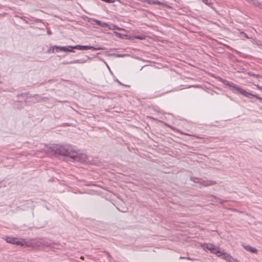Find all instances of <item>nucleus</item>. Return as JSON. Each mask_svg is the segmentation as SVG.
<instances>
[{
  "label": "nucleus",
  "instance_id": "nucleus-25",
  "mask_svg": "<svg viewBox=\"0 0 262 262\" xmlns=\"http://www.w3.org/2000/svg\"><path fill=\"white\" fill-rule=\"evenodd\" d=\"M80 258H81V259H84V257H83V256H81V257H80Z\"/></svg>",
  "mask_w": 262,
  "mask_h": 262
},
{
  "label": "nucleus",
  "instance_id": "nucleus-3",
  "mask_svg": "<svg viewBox=\"0 0 262 262\" xmlns=\"http://www.w3.org/2000/svg\"><path fill=\"white\" fill-rule=\"evenodd\" d=\"M204 248L209 250L211 253L215 254L217 256H221L223 254V250H221L218 247L211 244H206Z\"/></svg>",
  "mask_w": 262,
  "mask_h": 262
},
{
  "label": "nucleus",
  "instance_id": "nucleus-7",
  "mask_svg": "<svg viewBox=\"0 0 262 262\" xmlns=\"http://www.w3.org/2000/svg\"><path fill=\"white\" fill-rule=\"evenodd\" d=\"M51 245L52 243L50 242L46 241L45 239H39L35 243V245L37 247H49Z\"/></svg>",
  "mask_w": 262,
  "mask_h": 262
},
{
  "label": "nucleus",
  "instance_id": "nucleus-20",
  "mask_svg": "<svg viewBox=\"0 0 262 262\" xmlns=\"http://www.w3.org/2000/svg\"><path fill=\"white\" fill-rule=\"evenodd\" d=\"M116 35L117 36H118V37H121V34H120V33H117V32H116Z\"/></svg>",
  "mask_w": 262,
  "mask_h": 262
},
{
  "label": "nucleus",
  "instance_id": "nucleus-18",
  "mask_svg": "<svg viewBox=\"0 0 262 262\" xmlns=\"http://www.w3.org/2000/svg\"><path fill=\"white\" fill-rule=\"evenodd\" d=\"M254 77L256 78H262V76H260L259 75H254Z\"/></svg>",
  "mask_w": 262,
  "mask_h": 262
},
{
  "label": "nucleus",
  "instance_id": "nucleus-4",
  "mask_svg": "<svg viewBox=\"0 0 262 262\" xmlns=\"http://www.w3.org/2000/svg\"><path fill=\"white\" fill-rule=\"evenodd\" d=\"M74 52V51L72 50H70L68 48L66 47H61V46H54L50 48L48 51V53H54L55 52Z\"/></svg>",
  "mask_w": 262,
  "mask_h": 262
},
{
  "label": "nucleus",
  "instance_id": "nucleus-10",
  "mask_svg": "<svg viewBox=\"0 0 262 262\" xmlns=\"http://www.w3.org/2000/svg\"><path fill=\"white\" fill-rule=\"evenodd\" d=\"M245 249L248 251H249L253 253H256L257 252V250L253 247H251L250 246L247 245L244 247Z\"/></svg>",
  "mask_w": 262,
  "mask_h": 262
},
{
  "label": "nucleus",
  "instance_id": "nucleus-16",
  "mask_svg": "<svg viewBox=\"0 0 262 262\" xmlns=\"http://www.w3.org/2000/svg\"><path fill=\"white\" fill-rule=\"evenodd\" d=\"M134 37L135 38L139 39L141 40L144 39V36L142 35L135 36Z\"/></svg>",
  "mask_w": 262,
  "mask_h": 262
},
{
  "label": "nucleus",
  "instance_id": "nucleus-19",
  "mask_svg": "<svg viewBox=\"0 0 262 262\" xmlns=\"http://www.w3.org/2000/svg\"><path fill=\"white\" fill-rule=\"evenodd\" d=\"M195 178H191V180H192V181H193L194 182L198 183V182H197V181H198V180H195Z\"/></svg>",
  "mask_w": 262,
  "mask_h": 262
},
{
  "label": "nucleus",
  "instance_id": "nucleus-6",
  "mask_svg": "<svg viewBox=\"0 0 262 262\" xmlns=\"http://www.w3.org/2000/svg\"><path fill=\"white\" fill-rule=\"evenodd\" d=\"M195 180H198V183L204 186H208L213 185L216 184V182L212 181L209 180H204L199 178H195Z\"/></svg>",
  "mask_w": 262,
  "mask_h": 262
},
{
  "label": "nucleus",
  "instance_id": "nucleus-2",
  "mask_svg": "<svg viewBox=\"0 0 262 262\" xmlns=\"http://www.w3.org/2000/svg\"><path fill=\"white\" fill-rule=\"evenodd\" d=\"M224 84L228 86L231 90L233 92L241 94L248 98H252V97H255L256 99L261 100L262 98L258 97L257 95H253L250 93L247 92L245 90L242 89L239 86L235 84L233 82L225 81Z\"/></svg>",
  "mask_w": 262,
  "mask_h": 262
},
{
  "label": "nucleus",
  "instance_id": "nucleus-11",
  "mask_svg": "<svg viewBox=\"0 0 262 262\" xmlns=\"http://www.w3.org/2000/svg\"><path fill=\"white\" fill-rule=\"evenodd\" d=\"M94 22L95 23L94 24H96L103 28H106L108 27V24L107 23L102 22L98 20H94Z\"/></svg>",
  "mask_w": 262,
  "mask_h": 262
},
{
  "label": "nucleus",
  "instance_id": "nucleus-1",
  "mask_svg": "<svg viewBox=\"0 0 262 262\" xmlns=\"http://www.w3.org/2000/svg\"><path fill=\"white\" fill-rule=\"evenodd\" d=\"M54 150L56 154L70 158L72 161L83 162L84 161L85 156L78 154L72 147L69 145H63L54 147Z\"/></svg>",
  "mask_w": 262,
  "mask_h": 262
},
{
  "label": "nucleus",
  "instance_id": "nucleus-15",
  "mask_svg": "<svg viewBox=\"0 0 262 262\" xmlns=\"http://www.w3.org/2000/svg\"><path fill=\"white\" fill-rule=\"evenodd\" d=\"M147 3L148 4H154V5H160V2L157 1H154V0H147Z\"/></svg>",
  "mask_w": 262,
  "mask_h": 262
},
{
  "label": "nucleus",
  "instance_id": "nucleus-9",
  "mask_svg": "<svg viewBox=\"0 0 262 262\" xmlns=\"http://www.w3.org/2000/svg\"><path fill=\"white\" fill-rule=\"evenodd\" d=\"M86 62V60L84 59H77L75 60H72L70 62H63V64H74V63H83Z\"/></svg>",
  "mask_w": 262,
  "mask_h": 262
},
{
  "label": "nucleus",
  "instance_id": "nucleus-17",
  "mask_svg": "<svg viewBox=\"0 0 262 262\" xmlns=\"http://www.w3.org/2000/svg\"><path fill=\"white\" fill-rule=\"evenodd\" d=\"M240 34H241V36H244L245 37H246L247 38H249L248 36L246 33H245L244 32H240Z\"/></svg>",
  "mask_w": 262,
  "mask_h": 262
},
{
  "label": "nucleus",
  "instance_id": "nucleus-22",
  "mask_svg": "<svg viewBox=\"0 0 262 262\" xmlns=\"http://www.w3.org/2000/svg\"><path fill=\"white\" fill-rule=\"evenodd\" d=\"M203 3H204L205 4L208 5V0H203Z\"/></svg>",
  "mask_w": 262,
  "mask_h": 262
},
{
  "label": "nucleus",
  "instance_id": "nucleus-24",
  "mask_svg": "<svg viewBox=\"0 0 262 262\" xmlns=\"http://www.w3.org/2000/svg\"><path fill=\"white\" fill-rule=\"evenodd\" d=\"M113 27H114V28L116 27V26H114V25H113ZM116 28H117V29L118 30H120V29L118 28L117 27H116Z\"/></svg>",
  "mask_w": 262,
  "mask_h": 262
},
{
  "label": "nucleus",
  "instance_id": "nucleus-5",
  "mask_svg": "<svg viewBox=\"0 0 262 262\" xmlns=\"http://www.w3.org/2000/svg\"><path fill=\"white\" fill-rule=\"evenodd\" d=\"M69 48H71L70 50H72L73 49L80 50H89V49H93L94 50H100L103 49L102 48H101V47L95 48V47H94L91 46H81V45H77V46H75L74 47L69 46Z\"/></svg>",
  "mask_w": 262,
  "mask_h": 262
},
{
  "label": "nucleus",
  "instance_id": "nucleus-21",
  "mask_svg": "<svg viewBox=\"0 0 262 262\" xmlns=\"http://www.w3.org/2000/svg\"><path fill=\"white\" fill-rule=\"evenodd\" d=\"M257 88L259 89V90H262V86H259L258 85H256Z\"/></svg>",
  "mask_w": 262,
  "mask_h": 262
},
{
  "label": "nucleus",
  "instance_id": "nucleus-8",
  "mask_svg": "<svg viewBox=\"0 0 262 262\" xmlns=\"http://www.w3.org/2000/svg\"><path fill=\"white\" fill-rule=\"evenodd\" d=\"M223 258L229 262H232L234 258L229 254L226 253L223 251V254L221 255Z\"/></svg>",
  "mask_w": 262,
  "mask_h": 262
},
{
  "label": "nucleus",
  "instance_id": "nucleus-14",
  "mask_svg": "<svg viewBox=\"0 0 262 262\" xmlns=\"http://www.w3.org/2000/svg\"><path fill=\"white\" fill-rule=\"evenodd\" d=\"M15 238L11 237H7L6 239V241L7 243L13 244H14L15 241Z\"/></svg>",
  "mask_w": 262,
  "mask_h": 262
},
{
  "label": "nucleus",
  "instance_id": "nucleus-12",
  "mask_svg": "<svg viewBox=\"0 0 262 262\" xmlns=\"http://www.w3.org/2000/svg\"><path fill=\"white\" fill-rule=\"evenodd\" d=\"M251 3L255 6L262 9V2L258 0H251Z\"/></svg>",
  "mask_w": 262,
  "mask_h": 262
},
{
  "label": "nucleus",
  "instance_id": "nucleus-13",
  "mask_svg": "<svg viewBox=\"0 0 262 262\" xmlns=\"http://www.w3.org/2000/svg\"><path fill=\"white\" fill-rule=\"evenodd\" d=\"M15 243L14 244H16L17 245H20V246H24L25 244L26 243V242L25 239H18L15 238Z\"/></svg>",
  "mask_w": 262,
  "mask_h": 262
},
{
  "label": "nucleus",
  "instance_id": "nucleus-23",
  "mask_svg": "<svg viewBox=\"0 0 262 262\" xmlns=\"http://www.w3.org/2000/svg\"><path fill=\"white\" fill-rule=\"evenodd\" d=\"M249 75H250V76H252L254 77V75H255L254 74H252V73H249Z\"/></svg>",
  "mask_w": 262,
  "mask_h": 262
},
{
  "label": "nucleus",
  "instance_id": "nucleus-26",
  "mask_svg": "<svg viewBox=\"0 0 262 262\" xmlns=\"http://www.w3.org/2000/svg\"><path fill=\"white\" fill-rule=\"evenodd\" d=\"M118 82L119 83H120V84H121V82L120 81H118Z\"/></svg>",
  "mask_w": 262,
  "mask_h": 262
}]
</instances>
